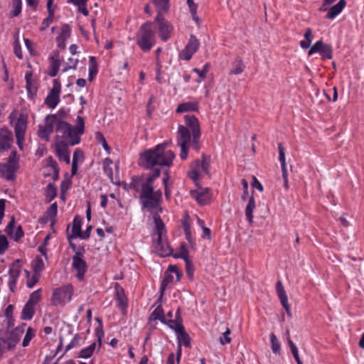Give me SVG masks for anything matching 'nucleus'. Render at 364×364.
I'll return each mask as SVG.
<instances>
[{"mask_svg": "<svg viewBox=\"0 0 364 364\" xmlns=\"http://www.w3.org/2000/svg\"><path fill=\"white\" fill-rule=\"evenodd\" d=\"M159 176V171H154V174L150 176L146 181L141 183L140 200L142 207L146 208L153 215V220L155 224V230L156 238L160 240L164 237L166 234L165 225L160 217L163 212L161 207L162 191L159 189L154 191L153 183Z\"/></svg>", "mask_w": 364, "mask_h": 364, "instance_id": "f257e3e1", "label": "nucleus"}, {"mask_svg": "<svg viewBox=\"0 0 364 364\" xmlns=\"http://www.w3.org/2000/svg\"><path fill=\"white\" fill-rule=\"evenodd\" d=\"M184 125H178L177 144L181 149L180 157L186 160L190 146L198 151L201 148V132L200 123L194 115L186 114L184 116Z\"/></svg>", "mask_w": 364, "mask_h": 364, "instance_id": "f03ea898", "label": "nucleus"}, {"mask_svg": "<svg viewBox=\"0 0 364 364\" xmlns=\"http://www.w3.org/2000/svg\"><path fill=\"white\" fill-rule=\"evenodd\" d=\"M166 147L165 144H160L140 154L139 165L146 169H152V173L148 175L146 180L153 175L154 171L161 172L158 166H170L172 164L175 154L171 150H166Z\"/></svg>", "mask_w": 364, "mask_h": 364, "instance_id": "7ed1b4c3", "label": "nucleus"}, {"mask_svg": "<svg viewBox=\"0 0 364 364\" xmlns=\"http://www.w3.org/2000/svg\"><path fill=\"white\" fill-rule=\"evenodd\" d=\"M136 43L144 52H149L156 44V34L151 22L143 23L136 36Z\"/></svg>", "mask_w": 364, "mask_h": 364, "instance_id": "20e7f679", "label": "nucleus"}, {"mask_svg": "<svg viewBox=\"0 0 364 364\" xmlns=\"http://www.w3.org/2000/svg\"><path fill=\"white\" fill-rule=\"evenodd\" d=\"M210 158L203 154L200 159H196L191 163L187 175L196 186H198V181L206 175L210 174Z\"/></svg>", "mask_w": 364, "mask_h": 364, "instance_id": "39448f33", "label": "nucleus"}, {"mask_svg": "<svg viewBox=\"0 0 364 364\" xmlns=\"http://www.w3.org/2000/svg\"><path fill=\"white\" fill-rule=\"evenodd\" d=\"M74 289L72 284L63 285L53 289L50 303L54 306H64L72 299Z\"/></svg>", "mask_w": 364, "mask_h": 364, "instance_id": "423d86ee", "label": "nucleus"}, {"mask_svg": "<svg viewBox=\"0 0 364 364\" xmlns=\"http://www.w3.org/2000/svg\"><path fill=\"white\" fill-rule=\"evenodd\" d=\"M18 159L16 151H13L6 163L0 164V177L7 181H14L16 178V172L18 168Z\"/></svg>", "mask_w": 364, "mask_h": 364, "instance_id": "0eeeda50", "label": "nucleus"}, {"mask_svg": "<svg viewBox=\"0 0 364 364\" xmlns=\"http://www.w3.org/2000/svg\"><path fill=\"white\" fill-rule=\"evenodd\" d=\"M85 130V122L84 119L77 116L76 119V125L71 126L69 130V134H67L64 141L72 146L78 144L80 142V136L84 133Z\"/></svg>", "mask_w": 364, "mask_h": 364, "instance_id": "6e6552de", "label": "nucleus"}, {"mask_svg": "<svg viewBox=\"0 0 364 364\" xmlns=\"http://www.w3.org/2000/svg\"><path fill=\"white\" fill-rule=\"evenodd\" d=\"M155 22L158 25L159 36L162 41L166 42L173 31V26L164 17V15H156Z\"/></svg>", "mask_w": 364, "mask_h": 364, "instance_id": "1a4fd4ad", "label": "nucleus"}, {"mask_svg": "<svg viewBox=\"0 0 364 364\" xmlns=\"http://www.w3.org/2000/svg\"><path fill=\"white\" fill-rule=\"evenodd\" d=\"M182 276V272L176 265H169L165 272L164 278L161 283L160 291L164 292L169 284L178 282Z\"/></svg>", "mask_w": 364, "mask_h": 364, "instance_id": "9d476101", "label": "nucleus"}, {"mask_svg": "<svg viewBox=\"0 0 364 364\" xmlns=\"http://www.w3.org/2000/svg\"><path fill=\"white\" fill-rule=\"evenodd\" d=\"M60 82L57 79H54L53 80V87L45 100V103L48 107L54 109L58 105L60 102Z\"/></svg>", "mask_w": 364, "mask_h": 364, "instance_id": "9b49d317", "label": "nucleus"}, {"mask_svg": "<svg viewBox=\"0 0 364 364\" xmlns=\"http://www.w3.org/2000/svg\"><path fill=\"white\" fill-rule=\"evenodd\" d=\"M72 267L77 271L76 277L79 280H82L87 272V264L82 252L79 251L75 252L73 257Z\"/></svg>", "mask_w": 364, "mask_h": 364, "instance_id": "f8f14e48", "label": "nucleus"}, {"mask_svg": "<svg viewBox=\"0 0 364 364\" xmlns=\"http://www.w3.org/2000/svg\"><path fill=\"white\" fill-rule=\"evenodd\" d=\"M153 251L161 257H167L172 252L166 239L161 237L159 240V238H154L152 243Z\"/></svg>", "mask_w": 364, "mask_h": 364, "instance_id": "ddd939ff", "label": "nucleus"}, {"mask_svg": "<svg viewBox=\"0 0 364 364\" xmlns=\"http://www.w3.org/2000/svg\"><path fill=\"white\" fill-rule=\"evenodd\" d=\"M20 260L15 261L9 267V279L8 285L11 291L14 292L16 289V284L21 274V268L20 266Z\"/></svg>", "mask_w": 364, "mask_h": 364, "instance_id": "4468645a", "label": "nucleus"}, {"mask_svg": "<svg viewBox=\"0 0 364 364\" xmlns=\"http://www.w3.org/2000/svg\"><path fill=\"white\" fill-rule=\"evenodd\" d=\"M57 120L55 114L48 115L45 120L44 125H39L38 135L42 139H47L53 131V126Z\"/></svg>", "mask_w": 364, "mask_h": 364, "instance_id": "2eb2a0df", "label": "nucleus"}, {"mask_svg": "<svg viewBox=\"0 0 364 364\" xmlns=\"http://www.w3.org/2000/svg\"><path fill=\"white\" fill-rule=\"evenodd\" d=\"M26 129V119L23 115H20L15 124L14 131L17 140V144L20 149H22V144L24 141V134Z\"/></svg>", "mask_w": 364, "mask_h": 364, "instance_id": "dca6fc26", "label": "nucleus"}, {"mask_svg": "<svg viewBox=\"0 0 364 364\" xmlns=\"http://www.w3.org/2000/svg\"><path fill=\"white\" fill-rule=\"evenodd\" d=\"M190 195L201 205H206L210 199V195L208 188H203L199 187L198 189L191 190Z\"/></svg>", "mask_w": 364, "mask_h": 364, "instance_id": "f3484780", "label": "nucleus"}, {"mask_svg": "<svg viewBox=\"0 0 364 364\" xmlns=\"http://www.w3.org/2000/svg\"><path fill=\"white\" fill-rule=\"evenodd\" d=\"M13 141V135L11 131L6 128L0 129V152L6 151L11 147Z\"/></svg>", "mask_w": 364, "mask_h": 364, "instance_id": "a211bd4d", "label": "nucleus"}, {"mask_svg": "<svg viewBox=\"0 0 364 364\" xmlns=\"http://www.w3.org/2000/svg\"><path fill=\"white\" fill-rule=\"evenodd\" d=\"M276 291L277 294L280 300L281 304L286 310L287 314L290 316L291 311L290 306L288 303V297L281 281H278L276 283Z\"/></svg>", "mask_w": 364, "mask_h": 364, "instance_id": "6ab92c4d", "label": "nucleus"}, {"mask_svg": "<svg viewBox=\"0 0 364 364\" xmlns=\"http://www.w3.org/2000/svg\"><path fill=\"white\" fill-rule=\"evenodd\" d=\"M50 66L48 75L50 77H55L58 75L60 66V53L58 51H54L52 55L49 58Z\"/></svg>", "mask_w": 364, "mask_h": 364, "instance_id": "aec40b11", "label": "nucleus"}, {"mask_svg": "<svg viewBox=\"0 0 364 364\" xmlns=\"http://www.w3.org/2000/svg\"><path fill=\"white\" fill-rule=\"evenodd\" d=\"M156 9L157 15L167 14L171 7L170 0H149Z\"/></svg>", "mask_w": 364, "mask_h": 364, "instance_id": "412c9836", "label": "nucleus"}, {"mask_svg": "<svg viewBox=\"0 0 364 364\" xmlns=\"http://www.w3.org/2000/svg\"><path fill=\"white\" fill-rule=\"evenodd\" d=\"M55 153L60 161H65L69 164L70 162L68 147L63 142H58L55 144Z\"/></svg>", "mask_w": 364, "mask_h": 364, "instance_id": "4be33fe9", "label": "nucleus"}, {"mask_svg": "<svg viewBox=\"0 0 364 364\" xmlns=\"http://www.w3.org/2000/svg\"><path fill=\"white\" fill-rule=\"evenodd\" d=\"M16 340L12 339L8 334L0 338V354L14 349L16 346Z\"/></svg>", "mask_w": 364, "mask_h": 364, "instance_id": "5701e85b", "label": "nucleus"}, {"mask_svg": "<svg viewBox=\"0 0 364 364\" xmlns=\"http://www.w3.org/2000/svg\"><path fill=\"white\" fill-rule=\"evenodd\" d=\"M346 4L347 3L346 0H339V1L336 4L331 6L328 9V14L326 16V18L331 20L334 19L338 15H339L342 12V11L346 6Z\"/></svg>", "mask_w": 364, "mask_h": 364, "instance_id": "b1692460", "label": "nucleus"}, {"mask_svg": "<svg viewBox=\"0 0 364 364\" xmlns=\"http://www.w3.org/2000/svg\"><path fill=\"white\" fill-rule=\"evenodd\" d=\"M278 151H279V161L281 164L282 178L284 180L288 179L287 168L286 164L285 159V149L282 143L278 144Z\"/></svg>", "mask_w": 364, "mask_h": 364, "instance_id": "393cba45", "label": "nucleus"}, {"mask_svg": "<svg viewBox=\"0 0 364 364\" xmlns=\"http://www.w3.org/2000/svg\"><path fill=\"white\" fill-rule=\"evenodd\" d=\"M199 104L197 102L190 101L181 103L178 105L176 112L177 113H183L186 112L198 111Z\"/></svg>", "mask_w": 364, "mask_h": 364, "instance_id": "a878e982", "label": "nucleus"}, {"mask_svg": "<svg viewBox=\"0 0 364 364\" xmlns=\"http://www.w3.org/2000/svg\"><path fill=\"white\" fill-rule=\"evenodd\" d=\"M25 80L28 97L29 98H33L36 93L37 88L33 82V74L31 72H27L26 73Z\"/></svg>", "mask_w": 364, "mask_h": 364, "instance_id": "bb28decb", "label": "nucleus"}, {"mask_svg": "<svg viewBox=\"0 0 364 364\" xmlns=\"http://www.w3.org/2000/svg\"><path fill=\"white\" fill-rule=\"evenodd\" d=\"M256 208L255 200L253 196H251L245 208V216L250 224L253 223V212Z\"/></svg>", "mask_w": 364, "mask_h": 364, "instance_id": "cd10ccee", "label": "nucleus"}, {"mask_svg": "<svg viewBox=\"0 0 364 364\" xmlns=\"http://www.w3.org/2000/svg\"><path fill=\"white\" fill-rule=\"evenodd\" d=\"M245 65L241 58H237L231 65V69L229 71V75H240L244 72Z\"/></svg>", "mask_w": 364, "mask_h": 364, "instance_id": "c85d7f7f", "label": "nucleus"}, {"mask_svg": "<svg viewBox=\"0 0 364 364\" xmlns=\"http://www.w3.org/2000/svg\"><path fill=\"white\" fill-rule=\"evenodd\" d=\"M71 126L72 125L66 122L59 120L56 124V132L58 134H60L61 137L64 139L67 134H69V130L70 129Z\"/></svg>", "mask_w": 364, "mask_h": 364, "instance_id": "c756f323", "label": "nucleus"}, {"mask_svg": "<svg viewBox=\"0 0 364 364\" xmlns=\"http://www.w3.org/2000/svg\"><path fill=\"white\" fill-rule=\"evenodd\" d=\"M34 314L35 306L26 302L22 309L21 318L23 320H31L33 317Z\"/></svg>", "mask_w": 364, "mask_h": 364, "instance_id": "7c9ffc66", "label": "nucleus"}, {"mask_svg": "<svg viewBox=\"0 0 364 364\" xmlns=\"http://www.w3.org/2000/svg\"><path fill=\"white\" fill-rule=\"evenodd\" d=\"M178 345H183L185 347H191V338L189 335L186 332L185 328L179 331L176 333Z\"/></svg>", "mask_w": 364, "mask_h": 364, "instance_id": "2f4dec72", "label": "nucleus"}, {"mask_svg": "<svg viewBox=\"0 0 364 364\" xmlns=\"http://www.w3.org/2000/svg\"><path fill=\"white\" fill-rule=\"evenodd\" d=\"M81 221L77 220V218H75L73 222L72 235L68 236V240L72 238H80V236H81Z\"/></svg>", "mask_w": 364, "mask_h": 364, "instance_id": "473e14b6", "label": "nucleus"}, {"mask_svg": "<svg viewBox=\"0 0 364 364\" xmlns=\"http://www.w3.org/2000/svg\"><path fill=\"white\" fill-rule=\"evenodd\" d=\"M164 324L167 325L171 329H173L175 331L176 334L179 331L183 330L184 326L182 324L181 318H176L174 320L173 319H166Z\"/></svg>", "mask_w": 364, "mask_h": 364, "instance_id": "72a5a7b5", "label": "nucleus"}, {"mask_svg": "<svg viewBox=\"0 0 364 364\" xmlns=\"http://www.w3.org/2000/svg\"><path fill=\"white\" fill-rule=\"evenodd\" d=\"M116 298L118 302V306L121 309H126L127 306V297L122 287L117 289Z\"/></svg>", "mask_w": 364, "mask_h": 364, "instance_id": "f704fd0d", "label": "nucleus"}, {"mask_svg": "<svg viewBox=\"0 0 364 364\" xmlns=\"http://www.w3.org/2000/svg\"><path fill=\"white\" fill-rule=\"evenodd\" d=\"M186 47L193 53H196L198 51L200 47V42L196 36L193 34L190 36L188 42Z\"/></svg>", "mask_w": 364, "mask_h": 364, "instance_id": "c9c22d12", "label": "nucleus"}, {"mask_svg": "<svg viewBox=\"0 0 364 364\" xmlns=\"http://www.w3.org/2000/svg\"><path fill=\"white\" fill-rule=\"evenodd\" d=\"M26 324L23 323L21 326H17L12 330L8 335L14 340H16V343L20 341V338L25 331Z\"/></svg>", "mask_w": 364, "mask_h": 364, "instance_id": "e433bc0d", "label": "nucleus"}, {"mask_svg": "<svg viewBox=\"0 0 364 364\" xmlns=\"http://www.w3.org/2000/svg\"><path fill=\"white\" fill-rule=\"evenodd\" d=\"M95 348H96V343L94 342V343H91L89 346L82 348L80 351L78 357L81 358H85V359L90 358L92 356V355L93 354V353L95 350Z\"/></svg>", "mask_w": 364, "mask_h": 364, "instance_id": "4c0bfd02", "label": "nucleus"}, {"mask_svg": "<svg viewBox=\"0 0 364 364\" xmlns=\"http://www.w3.org/2000/svg\"><path fill=\"white\" fill-rule=\"evenodd\" d=\"M32 268L36 274H40L44 269V262L41 257H36L32 262Z\"/></svg>", "mask_w": 364, "mask_h": 364, "instance_id": "58836bf2", "label": "nucleus"}, {"mask_svg": "<svg viewBox=\"0 0 364 364\" xmlns=\"http://www.w3.org/2000/svg\"><path fill=\"white\" fill-rule=\"evenodd\" d=\"M312 30L310 28H308L304 33V40L300 41V46L306 49L309 48L311 41H312Z\"/></svg>", "mask_w": 364, "mask_h": 364, "instance_id": "ea45409f", "label": "nucleus"}, {"mask_svg": "<svg viewBox=\"0 0 364 364\" xmlns=\"http://www.w3.org/2000/svg\"><path fill=\"white\" fill-rule=\"evenodd\" d=\"M151 317L154 320H159L164 323L166 318L164 316V309L161 306H158L151 313Z\"/></svg>", "mask_w": 364, "mask_h": 364, "instance_id": "a19ab883", "label": "nucleus"}, {"mask_svg": "<svg viewBox=\"0 0 364 364\" xmlns=\"http://www.w3.org/2000/svg\"><path fill=\"white\" fill-rule=\"evenodd\" d=\"M58 213V205L57 203L55 202L53 204H51L48 208L47 209L46 212V217L48 220L50 221H54L55 218L57 215Z\"/></svg>", "mask_w": 364, "mask_h": 364, "instance_id": "79ce46f5", "label": "nucleus"}, {"mask_svg": "<svg viewBox=\"0 0 364 364\" xmlns=\"http://www.w3.org/2000/svg\"><path fill=\"white\" fill-rule=\"evenodd\" d=\"M13 10L10 14V17L18 16L22 10V1L21 0H12Z\"/></svg>", "mask_w": 364, "mask_h": 364, "instance_id": "37998d69", "label": "nucleus"}, {"mask_svg": "<svg viewBox=\"0 0 364 364\" xmlns=\"http://www.w3.org/2000/svg\"><path fill=\"white\" fill-rule=\"evenodd\" d=\"M46 191V199H47L48 202H50L56 197L57 189L53 183H49L47 185Z\"/></svg>", "mask_w": 364, "mask_h": 364, "instance_id": "c03bdc74", "label": "nucleus"}, {"mask_svg": "<svg viewBox=\"0 0 364 364\" xmlns=\"http://www.w3.org/2000/svg\"><path fill=\"white\" fill-rule=\"evenodd\" d=\"M321 58L323 60H329L333 57V49L332 46L329 44H326L321 50L319 52Z\"/></svg>", "mask_w": 364, "mask_h": 364, "instance_id": "a18cd8bd", "label": "nucleus"}, {"mask_svg": "<svg viewBox=\"0 0 364 364\" xmlns=\"http://www.w3.org/2000/svg\"><path fill=\"white\" fill-rule=\"evenodd\" d=\"M270 343H271V348L274 353H280V343L274 333H272L269 336Z\"/></svg>", "mask_w": 364, "mask_h": 364, "instance_id": "49530a36", "label": "nucleus"}, {"mask_svg": "<svg viewBox=\"0 0 364 364\" xmlns=\"http://www.w3.org/2000/svg\"><path fill=\"white\" fill-rule=\"evenodd\" d=\"M41 299V289H37L34 291H33L30 296L28 300L27 301L28 303H30L31 304L36 306Z\"/></svg>", "mask_w": 364, "mask_h": 364, "instance_id": "de8ad7c7", "label": "nucleus"}, {"mask_svg": "<svg viewBox=\"0 0 364 364\" xmlns=\"http://www.w3.org/2000/svg\"><path fill=\"white\" fill-rule=\"evenodd\" d=\"M35 333H36V331L33 328L28 327L27 328L26 335L23 338V342H22V346L23 347H26L29 345L30 341L35 336Z\"/></svg>", "mask_w": 364, "mask_h": 364, "instance_id": "09e8293b", "label": "nucleus"}, {"mask_svg": "<svg viewBox=\"0 0 364 364\" xmlns=\"http://www.w3.org/2000/svg\"><path fill=\"white\" fill-rule=\"evenodd\" d=\"M182 227L186 235V240L191 243L193 238H192V234L191 231V224L188 221V220H184L182 221Z\"/></svg>", "mask_w": 364, "mask_h": 364, "instance_id": "8fccbe9b", "label": "nucleus"}, {"mask_svg": "<svg viewBox=\"0 0 364 364\" xmlns=\"http://www.w3.org/2000/svg\"><path fill=\"white\" fill-rule=\"evenodd\" d=\"M210 68V65L209 63H206L202 70H199L197 68H194L193 69V72L198 74L199 77H200V80H205L207 76V73Z\"/></svg>", "mask_w": 364, "mask_h": 364, "instance_id": "3c124183", "label": "nucleus"}, {"mask_svg": "<svg viewBox=\"0 0 364 364\" xmlns=\"http://www.w3.org/2000/svg\"><path fill=\"white\" fill-rule=\"evenodd\" d=\"M90 66L89 68V78L90 80L97 75V62L95 58L93 56L90 57Z\"/></svg>", "mask_w": 364, "mask_h": 364, "instance_id": "603ef678", "label": "nucleus"}, {"mask_svg": "<svg viewBox=\"0 0 364 364\" xmlns=\"http://www.w3.org/2000/svg\"><path fill=\"white\" fill-rule=\"evenodd\" d=\"M78 63V60L77 58H69L67 62L65 63L63 68L62 70L63 73H65L69 70L75 69Z\"/></svg>", "mask_w": 364, "mask_h": 364, "instance_id": "864d4df0", "label": "nucleus"}, {"mask_svg": "<svg viewBox=\"0 0 364 364\" xmlns=\"http://www.w3.org/2000/svg\"><path fill=\"white\" fill-rule=\"evenodd\" d=\"M25 273L27 277V283H26L27 287L30 289L33 288L36 285V284L38 282L39 274H36L34 273V274L30 277V272L28 270H25Z\"/></svg>", "mask_w": 364, "mask_h": 364, "instance_id": "5fc2aeb1", "label": "nucleus"}, {"mask_svg": "<svg viewBox=\"0 0 364 364\" xmlns=\"http://www.w3.org/2000/svg\"><path fill=\"white\" fill-rule=\"evenodd\" d=\"M231 333L230 329L228 327L224 333L219 338L220 343L223 346L230 343L232 339L230 336Z\"/></svg>", "mask_w": 364, "mask_h": 364, "instance_id": "6e6d98bb", "label": "nucleus"}, {"mask_svg": "<svg viewBox=\"0 0 364 364\" xmlns=\"http://www.w3.org/2000/svg\"><path fill=\"white\" fill-rule=\"evenodd\" d=\"M326 44L323 43L322 40L318 41L314 45L309 49L308 55H311L314 53H318L321 50Z\"/></svg>", "mask_w": 364, "mask_h": 364, "instance_id": "4d7b16f0", "label": "nucleus"}, {"mask_svg": "<svg viewBox=\"0 0 364 364\" xmlns=\"http://www.w3.org/2000/svg\"><path fill=\"white\" fill-rule=\"evenodd\" d=\"M193 54V53L185 46V48L179 53L178 58L181 60L188 61L191 59Z\"/></svg>", "mask_w": 364, "mask_h": 364, "instance_id": "13d9d810", "label": "nucleus"}, {"mask_svg": "<svg viewBox=\"0 0 364 364\" xmlns=\"http://www.w3.org/2000/svg\"><path fill=\"white\" fill-rule=\"evenodd\" d=\"M71 33V28L68 24L63 25L59 38L67 40Z\"/></svg>", "mask_w": 364, "mask_h": 364, "instance_id": "bf43d9fd", "label": "nucleus"}, {"mask_svg": "<svg viewBox=\"0 0 364 364\" xmlns=\"http://www.w3.org/2000/svg\"><path fill=\"white\" fill-rule=\"evenodd\" d=\"M9 246V242L7 240V238L4 236L1 235H0V255H3L5 251L7 250Z\"/></svg>", "mask_w": 364, "mask_h": 364, "instance_id": "052dcab7", "label": "nucleus"}, {"mask_svg": "<svg viewBox=\"0 0 364 364\" xmlns=\"http://www.w3.org/2000/svg\"><path fill=\"white\" fill-rule=\"evenodd\" d=\"M95 138L98 141V142L101 143L103 148L108 151L110 149L109 146H108L105 138L104 137L103 134L101 132H96L95 134Z\"/></svg>", "mask_w": 364, "mask_h": 364, "instance_id": "680f3d73", "label": "nucleus"}, {"mask_svg": "<svg viewBox=\"0 0 364 364\" xmlns=\"http://www.w3.org/2000/svg\"><path fill=\"white\" fill-rule=\"evenodd\" d=\"M53 18H54L53 16L48 15L47 18H46L42 22L41 26L39 28L40 31H43L46 29H47L49 27V26L52 23V22L53 21Z\"/></svg>", "mask_w": 364, "mask_h": 364, "instance_id": "e2e57ef3", "label": "nucleus"}, {"mask_svg": "<svg viewBox=\"0 0 364 364\" xmlns=\"http://www.w3.org/2000/svg\"><path fill=\"white\" fill-rule=\"evenodd\" d=\"M14 52L15 55L18 59H22L23 58L21 46V44H20V43H19V41L18 40L15 41V42H14Z\"/></svg>", "mask_w": 364, "mask_h": 364, "instance_id": "0e129e2a", "label": "nucleus"}, {"mask_svg": "<svg viewBox=\"0 0 364 364\" xmlns=\"http://www.w3.org/2000/svg\"><path fill=\"white\" fill-rule=\"evenodd\" d=\"M79 342V336L77 334H76L72 341L66 346L65 352H68V350H71L74 347H75Z\"/></svg>", "mask_w": 364, "mask_h": 364, "instance_id": "69168bd1", "label": "nucleus"}, {"mask_svg": "<svg viewBox=\"0 0 364 364\" xmlns=\"http://www.w3.org/2000/svg\"><path fill=\"white\" fill-rule=\"evenodd\" d=\"M241 184L243 188V194L241 196L242 200H246L248 195V182L246 179L243 178L241 180Z\"/></svg>", "mask_w": 364, "mask_h": 364, "instance_id": "338daca9", "label": "nucleus"}, {"mask_svg": "<svg viewBox=\"0 0 364 364\" xmlns=\"http://www.w3.org/2000/svg\"><path fill=\"white\" fill-rule=\"evenodd\" d=\"M24 235L23 230L22 229V227L21 225L18 226L16 232L13 236V238L15 241H18L21 237H23Z\"/></svg>", "mask_w": 364, "mask_h": 364, "instance_id": "774afa93", "label": "nucleus"}]
</instances>
